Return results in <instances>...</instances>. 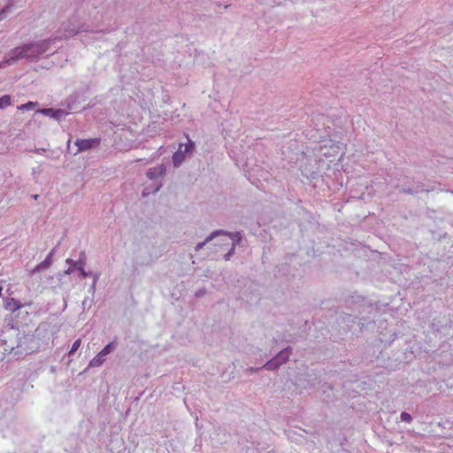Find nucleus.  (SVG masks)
Listing matches in <instances>:
<instances>
[{"instance_id":"obj_1","label":"nucleus","mask_w":453,"mask_h":453,"mask_svg":"<svg viewBox=\"0 0 453 453\" xmlns=\"http://www.w3.org/2000/svg\"><path fill=\"white\" fill-rule=\"evenodd\" d=\"M58 37H50L45 40L32 42L12 49L9 56L0 62V68H5L7 65L26 58L30 62L40 59L44 54H51L55 50H51V44L54 43Z\"/></svg>"},{"instance_id":"obj_2","label":"nucleus","mask_w":453,"mask_h":453,"mask_svg":"<svg viewBox=\"0 0 453 453\" xmlns=\"http://www.w3.org/2000/svg\"><path fill=\"white\" fill-rule=\"evenodd\" d=\"M17 357L27 356L35 351L38 342L35 336L30 334L18 333L14 337Z\"/></svg>"},{"instance_id":"obj_3","label":"nucleus","mask_w":453,"mask_h":453,"mask_svg":"<svg viewBox=\"0 0 453 453\" xmlns=\"http://www.w3.org/2000/svg\"><path fill=\"white\" fill-rule=\"evenodd\" d=\"M292 353V348L287 347L283 349H281L275 357H273L272 359L267 361L264 365L263 368L268 371H276L279 369L282 365L286 364L289 357Z\"/></svg>"},{"instance_id":"obj_4","label":"nucleus","mask_w":453,"mask_h":453,"mask_svg":"<svg viewBox=\"0 0 453 453\" xmlns=\"http://www.w3.org/2000/svg\"><path fill=\"white\" fill-rule=\"evenodd\" d=\"M195 149V142L188 139V142L179 145L178 150L173 156V164L175 167H179L185 160L186 155L189 154Z\"/></svg>"},{"instance_id":"obj_5","label":"nucleus","mask_w":453,"mask_h":453,"mask_svg":"<svg viewBox=\"0 0 453 453\" xmlns=\"http://www.w3.org/2000/svg\"><path fill=\"white\" fill-rule=\"evenodd\" d=\"M116 348L117 343L115 342L108 343L95 357L90 360L88 367L101 366L105 362V357L116 349Z\"/></svg>"},{"instance_id":"obj_6","label":"nucleus","mask_w":453,"mask_h":453,"mask_svg":"<svg viewBox=\"0 0 453 453\" xmlns=\"http://www.w3.org/2000/svg\"><path fill=\"white\" fill-rule=\"evenodd\" d=\"M74 143L78 147L77 152H75V154H77L78 152L88 150L97 147L100 144V139H77Z\"/></svg>"},{"instance_id":"obj_7","label":"nucleus","mask_w":453,"mask_h":453,"mask_svg":"<svg viewBox=\"0 0 453 453\" xmlns=\"http://www.w3.org/2000/svg\"><path fill=\"white\" fill-rule=\"evenodd\" d=\"M59 32L61 33V35L57 36V37H58L57 39V41H60L63 39L72 37V36L79 34L81 32V30L78 27H76L74 25H73L71 22H67V23L62 24V26L59 29Z\"/></svg>"},{"instance_id":"obj_8","label":"nucleus","mask_w":453,"mask_h":453,"mask_svg":"<svg viewBox=\"0 0 453 453\" xmlns=\"http://www.w3.org/2000/svg\"><path fill=\"white\" fill-rule=\"evenodd\" d=\"M0 348H3L4 355L11 354L13 355V357H17L14 338L0 339Z\"/></svg>"},{"instance_id":"obj_9","label":"nucleus","mask_w":453,"mask_h":453,"mask_svg":"<svg viewBox=\"0 0 453 453\" xmlns=\"http://www.w3.org/2000/svg\"><path fill=\"white\" fill-rule=\"evenodd\" d=\"M166 173V166L165 165H159L156 167L150 168L147 171V177L151 180H157L160 177H164Z\"/></svg>"},{"instance_id":"obj_10","label":"nucleus","mask_w":453,"mask_h":453,"mask_svg":"<svg viewBox=\"0 0 453 453\" xmlns=\"http://www.w3.org/2000/svg\"><path fill=\"white\" fill-rule=\"evenodd\" d=\"M56 249H53L49 254L48 256L46 257V258L41 262L40 264H38L32 271H31V275H34L35 273H39L44 269H47L48 267H50L52 264V257H53V254L55 252Z\"/></svg>"},{"instance_id":"obj_11","label":"nucleus","mask_w":453,"mask_h":453,"mask_svg":"<svg viewBox=\"0 0 453 453\" xmlns=\"http://www.w3.org/2000/svg\"><path fill=\"white\" fill-rule=\"evenodd\" d=\"M40 112H42V114H44L46 116L54 118L56 119H60L65 115H66V112L61 109L54 110L52 108H44V109L40 110Z\"/></svg>"},{"instance_id":"obj_12","label":"nucleus","mask_w":453,"mask_h":453,"mask_svg":"<svg viewBox=\"0 0 453 453\" xmlns=\"http://www.w3.org/2000/svg\"><path fill=\"white\" fill-rule=\"evenodd\" d=\"M221 234H224V231L223 230H216V231H213L212 233H211L203 242H198L196 247H195V250L196 251H198L200 250H202L204 245L208 242H210L211 241H212L215 237L219 236V235H221Z\"/></svg>"},{"instance_id":"obj_13","label":"nucleus","mask_w":453,"mask_h":453,"mask_svg":"<svg viewBox=\"0 0 453 453\" xmlns=\"http://www.w3.org/2000/svg\"><path fill=\"white\" fill-rule=\"evenodd\" d=\"M4 306L10 311H16L22 307L20 303L14 298H6L4 303Z\"/></svg>"},{"instance_id":"obj_14","label":"nucleus","mask_w":453,"mask_h":453,"mask_svg":"<svg viewBox=\"0 0 453 453\" xmlns=\"http://www.w3.org/2000/svg\"><path fill=\"white\" fill-rule=\"evenodd\" d=\"M65 262H66V264L72 265L74 267H76L77 270H79L80 268H84L85 264H86L85 263V253L83 251L81 252L80 258L78 261H74L71 258H67Z\"/></svg>"},{"instance_id":"obj_15","label":"nucleus","mask_w":453,"mask_h":453,"mask_svg":"<svg viewBox=\"0 0 453 453\" xmlns=\"http://www.w3.org/2000/svg\"><path fill=\"white\" fill-rule=\"evenodd\" d=\"M422 190H423L422 184H420V183L416 184L413 188H404V187L401 188V192L405 193V194H415V193L421 192Z\"/></svg>"},{"instance_id":"obj_16","label":"nucleus","mask_w":453,"mask_h":453,"mask_svg":"<svg viewBox=\"0 0 453 453\" xmlns=\"http://www.w3.org/2000/svg\"><path fill=\"white\" fill-rule=\"evenodd\" d=\"M223 234L229 236L233 240V243H235V245L239 244L242 241V234L240 232L228 233L224 231Z\"/></svg>"},{"instance_id":"obj_17","label":"nucleus","mask_w":453,"mask_h":453,"mask_svg":"<svg viewBox=\"0 0 453 453\" xmlns=\"http://www.w3.org/2000/svg\"><path fill=\"white\" fill-rule=\"evenodd\" d=\"M12 103L11 96L9 95H4L0 97V109H4L9 106Z\"/></svg>"},{"instance_id":"obj_18","label":"nucleus","mask_w":453,"mask_h":453,"mask_svg":"<svg viewBox=\"0 0 453 453\" xmlns=\"http://www.w3.org/2000/svg\"><path fill=\"white\" fill-rule=\"evenodd\" d=\"M36 105V103L34 102H28L27 104H21L18 107L20 111H30L33 110Z\"/></svg>"},{"instance_id":"obj_19","label":"nucleus","mask_w":453,"mask_h":453,"mask_svg":"<svg viewBox=\"0 0 453 453\" xmlns=\"http://www.w3.org/2000/svg\"><path fill=\"white\" fill-rule=\"evenodd\" d=\"M81 340L77 339L72 345L71 349L69 350V355H73L81 347Z\"/></svg>"},{"instance_id":"obj_20","label":"nucleus","mask_w":453,"mask_h":453,"mask_svg":"<svg viewBox=\"0 0 453 453\" xmlns=\"http://www.w3.org/2000/svg\"><path fill=\"white\" fill-rule=\"evenodd\" d=\"M400 419L403 422L411 423L412 421V417L408 412H402L400 415Z\"/></svg>"},{"instance_id":"obj_21","label":"nucleus","mask_w":453,"mask_h":453,"mask_svg":"<svg viewBox=\"0 0 453 453\" xmlns=\"http://www.w3.org/2000/svg\"><path fill=\"white\" fill-rule=\"evenodd\" d=\"M235 243L232 244L230 250L224 256L225 260H229L234 253Z\"/></svg>"},{"instance_id":"obj_22","label":"nucleus","mask_w":453,"mask_h":453,"mask_svg":"<svg viewBox=\"0 0 453 453\" xmlns=\"http://www.w3.org/2000/svg\"><path fill=\"white\" fill-rule=\"evenodd\" d=\"M264 369L263 366L262 367H249L245 370V373L246 374H251L253 372H257L258 371Z\"/></svg>"},{"instance_id":"obj_23","label":"nucleus","mask_w":453,"mask_h":453,"mask_svg":"<svg viewBox=\"0 0 453 453\" xmlns=\"http://www.w3.org/2000/svg\"><path fill=\"white\" fill-rule=\"evenodd\" d=\"M8 9H9V6H6L3 10H1V12H0V20H2L3 19H4L6 17L7 12H8Z\"/></svg>"},{"instance_id":"obj_24","label":"nucleus","mask_w":453,"mask_h":453,"mask_svg":"<svg viewBox=\"0 0 453 453\" xmlns=\"http://www.w3.org/2000/svg\"><path fill=\"white\" fill-rule=\"evenodd\" d=\"M70 265V266L68 267V269H66V270L65 271V274H71L72 273H73V271H74L75 269H77L76 267H74V266H73V265Z\"/></svg>"},{"instance_id":"obj_25","label":"nucleus","mask_w":453,"mask_h":453,"mask_svg":"<svg viewBox=\"0 0 453 453\" xmlns=\"http://www.w3.org/2000/svg\"><path fill=\"white\" fill-rule=\"evenodd\" d=\"M80 273H81V275L84 278L88 277V273L85 271L84 268H80L79 269Z\"/></svg>"},{"instance_id":"obj_26","label":"nucleus","mask_w":453,"mask_h":453,"mask_svg":"<svg viewBox=\"0 0 453 453\" xmlns=\"http://www.w3.org/2000/svg\"><path fill=\"white\" fill-rule=\"evenodd\" d=\"M73 96H70V97L68 98V108H69V110H76V108H75V107H73V106L71 104V102L73 101Z\"/></svg>"},{"instance_id":"obj_27","label":"nucleus","mask_w":453,"mask_h":453,"mask_svg":"<svg viewBox=\"0 0 453 453\" xmlns=\"http://www.w3.org/2000/svg\"><path fill=\"white\" fill-rule=\"evenodd\" d=\"M161 187H162V183L161 182L156 183V187H155L153 192L154 193L157 192L160 189Z\"/></svg>"},{"instance_id":"obj_28","label":"nucleus","mask_w":453,"mask_h":453,"mask_svg":"<svg viewBox=\"0 0 453 453\" xmlns=\"http://www.w3.org/2000/svg\"><path fill=\"white\" fill-rule=\"evenodd\" d=\"M96 280H97V276H95L93 285L90 287V290H94L95 289V285L96 283Z\"/></svg>"},{"instance_id":"obj_29","label":"nucleus","mask_w":453,"mask_h":453,"mask_svg":"<svg viewBox=\"0 0 453 453\" xmlns=\"http://www.w3.org/2000/svg\"><path fill=\"white\" fill-rule=\"evenodd\" d=\"M82 304H83V306H85V304H87V299H85V300L82 302Z\"/></svg>"},{"instance_id":"obj_30","label":"nucleus","mask_w":453,"mask_h":453,"mask_svg":"<svg viewBox=\"0 0 453 453\" xmlns=\"http://www.w3.org/2000/svg\"><path fill=\"white\" fill-rule=\"evenodd\" d=\"M33 197H34L35 199H36V198L38 197V195H35V196H33Z\"/></svg>"}]
</instances>
